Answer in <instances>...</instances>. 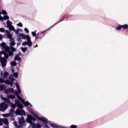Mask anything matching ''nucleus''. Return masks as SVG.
<instances>
[{
	"label": "nucleus",
	"mask_w": 128,
	"mask_h": 128,
	"mask_svg": "<svg viewBox=\"0 0 128 128\" xmlns=\"http://www.w3.org/2000/svg\"><path fill=\"white\" fill-rule=\"evenodd\" d=\"M20 36L23 40H27V42L22 44V46H32V40H30V36H26L25 34H21Z\"/></svg>",
	"instance_id": "obj_4"
},
{
	"label": "nucleus",
	"mask_w": 128,
	"mask_h": 128,
	"mask_svg": "<svg viewBox=\"0 0 128 128\" xmlns=\"http://www.w3.org/2000/svg\"><path fill=\"white\" fill-rule=\"evenodd\" d=\"M6 24L7 28H9L10 26H12V22H10V20H8Z\"/></svg>",
	"instance_id": "obj_22"
},
{
	"label": "nucleus",
	"mask_w": 128,
	"mask_h": 128,
	"mask_svg": "<svg viewBox=\"0 0 128 128\" xmlns=\"http://www.w3.org/2000/svg\"><path fill=\"white\" fill-rule=\"evenodd\" d=\"M6 34L7 37L8 38H9V40H10V38H12V35L10 34V33L8 30H6Z\"/></svg>",
	"instance_id": "obj_17"
},
{
	"label": "nucleus",
	"mask_w": 128,
	"mask_h": 128,
	"mask_svg": "<svg viewBox=\"0 0 128 128\" xmlns=\"http://www.w3.org/2000/svg\"><path fill=\"white\" fill-rule=\"evenodd\" d=\"M0 32H6V30H4V28H0Z\"/></svg>",
	"instance_id": "obj_37"
},
{
	"label": "nucleus",
	"mask_w": 128,
	"mask_h": 128,
	"mask_svg": "<svg viewBox=\"0 0 128 128\" xmlns=\"http://www.w3.org/2000/svg\"><path fill=\"white\" fill-rule=\"evenodd\" d=\"M36 120L31 115H28L26 119V122L30 124V128H40L42 126L38 123L35 124L34 122H36Z\"/></svg>",
	"instance_id": "obj_2"
},
{
	"label": "nucleus",
	"mask_w": 128,
	"mask_h": 128,
	"mask_svg": "<svg viewBox=\"0 0 128 128\" xmlns=\"http://www.w3.org/2000/svg\"><path fill=\"white\" fill-rule=\"evenodd\" d=\"M38 44H36V46H34V48H37Z\"/></svg>",
	"instance_id": "obj_47"
},
{
	"label": "nucleus",
	"mask_w": 128,
	"mask_h": 128,
	"mask_svg": "<svg viewBox=\"0 0 128 128\" xmlns=\"http://www.w3.org/2000/svg\"><path fill=\"white\" fill-rule=\"evenodd\" d=\"M70 128H76L77 126H76V125H72V126H70Z\"/></svg>",
	"instance_id": "obj_40"
},
{
	"label": "nucleus",
	"mask_w": 128,
	"mask_h": 128,
	"mask_svg": "<svg viewBox=\"0 0 128 128\" xmlns=\"http://www.w3.org/2000/svg\"><path fill=\"white\" fill-rule=\"evenodd\" d=\"M6 88V86L5 84H0V91L2 92V90H4Z\"/></svg>",
	"instance_id": "obj_18"
},
{
	"label": "nucleus",
	"mask_w": 128,
	"mask_h": 128,
	"mask_svg": "<svg viewBox=\"0 0 128 128\" xmlns=\"http://www.w3.org/2000/svg\"><path fill=\"white\" fill-rule=\"evenodd\" d=\"M38 38H42L44 36V32L38 34Z\"/></svg>",
	"instance_id": "obj_19"
},
{
	"label": "nucleus",
	"mask_w": 128,
	"mask_h": 128,
	"mask_svg": "<svg viewBox=\"0 0 128 128\" xmlns=\"http://www.w3.org/2000/svg\"><path fill=\"white\" fill-rule=\"evenodd\" d=\"M2 14V12L0 11V16Z\"/></svg>",
	"instance_id": "obj_49"
},
{
	"label": "nucleus",
	"mask_w": 128,
	"mask_h": 128,
	"mask_svg": "<svg viewBox=\"0 0 128 128\" xmlns=\"http://www.w3.org/2000/svg\"><path fill=\"white\" fill-rule=\"evenodd\" d=\"M62 22V20H60V21H58V22H56V24H55L53 26H52L50 28H52V26H56V24H58V22Z\"/></svg>",
	"instance_id": "obj_39"
},
{
	"label": "nucleus",
	"mask_w": 128,
	"mask_h": 128,
	"mask_svg": "<svg viewBox=\"0 0 128 128\" xmlns=\"http://www.w3.org/2000/svg\"><path fill=\"white\" fill-rule=\"evenodd\" d=\"M24 30L27 34H28V32H30V30H28V28H24Z\"/></svg>",
	"instance_id": "obj_33"
},
{
	"label": "nucleus",
	"mask_w": 128,
	"mask_h": 128,
	"mask_svg": "<svg viewBox=\"0 0 128 128\" xmlns=\"http://www.w3.org/2000/svg\"><path fill=\"white\" fill-rule=\"evenodd\" d=\"M3 124H6V126H8V120L6 118H4Z\"/></svg>",
	"instance_id": "obj_16"
},
{
	"label": "nucleus",
	"mask_w": 128,
	"mask_h": 128,
	"mask_svg": "<svg viewBox=\"0 0 128 128\" xmlns=\"http://www.w3.org/2000/svg\"><path fill=\"white\" fill-rule=\"evenodd\" d=\"M18 122H19L20 126L16 125V128H22V126H24V124L26 122V120H24V117L20 118L18 120Z\"/></svg>",
	"instance_id": "obj_7"
},
{
	"label": "nucleus",
	"mask_w": 128,
	"mask_h": 128,
	"mask_svg": "<svg viewBox=\"0 0 128 128\" xmlns=\"http://www.w3.org/2000/svg\"><path fill=\"white\" fill-rule=\"evenodd\" d=\"M0 20H1L2 22V20H4V18L2 16H0Z\"/></svg>",
	"instance_id": "obj_41"
},
{
	"label": "nucleus",
	"mask_w": 128,
	"mask_h": 128,
	"mask_svg": "<svg viewBox=\"0 0 128 128\" xmlns=\"http://www.w3.org/2000/svg\"><path fill=\"white\" fill-rule=\"evenodd\" d=\"M8 108V105L6 104V102H2L0 104V112H6Z\"/></svg>",
	"instance_id": "obj_8"
},
{
	"label": "nucleus",
	"mask_w": 128,
	"mask_h": 128,
	"mask_svg": "<svg viewBox=\"0 0 128 128\" xmlns=\"http://www.w3.org/2000/svg\"><path fill=\"white\" fill-rule=\"evenodd\" d=\"M15 104L18 106V108H24V106L20 104V102L18 100H15Z\"/></svg>",
	"instance_id": "obj_11"
},
{
	"label": "nucleus",
	"mask_w": 128,
	"mask_h": 128,
	"mask_svg": "<svg viewBox=\"0 0 128 128\" xmlns=\"http://www.w3.org/2000/svg\"><path fill=\"white\" fill-rule=\"evenodd\" d=\"M8 76V72H5L4 74V75L2 76L3 78H6Z\"/></svg>",
	"instance_id": "obj_21"
},
{
	"label": "nucleus",
	"mask_w": 128,
	"mask_h": 128,
	"mask_svg": "<svg viewBox=\"0 0 128 128\" xmlns=\"http://www.w3.org/2000/svg\"><path fill=\"white\" fill-rule=\"evenodd\" d=\"M16 114L21 115L22 114H24V111L22 109H17L16 110Z\"/></svg>",
	"instance_id": "obj_14"
},
{
	"label": "nucleus",
	"mask_w": 128,
	"mask_h": 128,
	"mask_svg": "<svg viewBox=\"0 0 128 128\" xmlns=\"http://www.w3.org/2000/svg\"><path fill=\"white\" fill-rule=\"evenodd\" d=\"M50 126H52V128H58V124H51Z\"/></svg>",
	"instance_id": "obj_24"
},
{
	"label": "nucleus",
	"mask_w": 128,
	"mask_h": 128,
	"mask_svg": "<svg viewBox=\"0 0 128 128\" xmlns=\"http://www.w3.org/2000/svg\"><path fill=\"white\" fill-rule=\"evenodd\" d=\"M4 122V118H0V126H2Z\"/></svg>",
	"instance_id": "obj_29"
},
{
	"label": "nucleus",
	"mask_w": 128,
	"mask_h": 128,
	"mask_svg": "<svg viewBox=\"0 0 128 128\" xmlns=\"http://www.w3.org/2000/svg\"><path fill=\"white\" fill-rule=\"evenodd\" d=\"M4 128H8V125H7V126H5Z\"/></svg>",
	"instance_id": "obj_44"
},
{
	"label": "nucleus",
	"mask_w": 128,
	"mask_h": 128,
	"mask_svg": "<svg viewBox=\"0 0 128 128\" xmlns=\"http://www.w3.org/2000/svg\"><path fill=\"white\" fill-rule=\"evenodd\" d=\"M10 50H11L14 52H16V48L12 47L14 46H16V42H14V39L13 38L10 39Z\"/></svg>",
	"instance_id": "obj_6"
},
{
	"label": "nucleus",
	"mask_w": 128,
	"mask_h": 128,
	"mask_svg": "<svg viewBox=\"0 0 128 128\" xmlns=\"http://www.w3.org/2000/svg\"><path fill=\"white\" fill-rule=\"evenodd\" d=\"M15 60H18V62H20L22 60V58H20L18 55H16L14 57Z\"/></svg>",
	"instance_id": "obj_20"
},
{
	"label": "nucleus",
	"mask_w": 128,
	"mask_h": 128,
	"mask_svg": "<svg viewBox=\"0 0 128 128\" xmlns=\"http://www.w3.org/2000/svg\"><path fill=\"white\" fill-rule=\"evenodd\" d=\"M18 72L14 73V76H15L16 78H18Z\"/></svg>",
	"instance_id": "obj_34"
},
{
	"label": "nucleus",
	"mask_w": 128,
	"mask_h": 128,
	"mask_svg": "<svg viewBox=\"0 0 128 128\" xmlns=\"http://www.w3.org/2000/svg\"><path fill=\"white\" fill-rule=\"evenodd\" d=\"M2 48V52H0V62H1L2 68H4L6 66L8 60L6 58H8V56H12L14 55V52L10 50V48L8 46H6V43L2 42L0 44ZM4 54V58H2V55Z\"/></svg>",
	"instance_id": "obj_1"
},
{
	"label": "nucleus",
	"mask_w": 128,
	"mask_h": 128,
	"mask_svg": "<svg viewBox=\"0 0 128 128\" xmlns=\"http://www.w3.org/2000/svg\"><path fill=\"white\" fill-rule=\"evenodd\" d=\"M32 34L33 36H36V30L32 32Z\"/></svg>",
	"instance_id": "obj_27"
},
{
	"label": "nucleus",
	"mask_w": 128,
	"mask_h": 128,
	"mask_svg": "<svg viewBox=\"0 0 128 128\" xmlns=\"http://www.w3.org/2000/svg\"><path fill=\"white\" fill-rule=\"evenodd\" d=\"M45 126H46V128H50V127L46 124H45Z\"/></svg>",
	"instance_id": "obj_43"
},
{
	"label": "nucleus",
	"mask_w": 128,
	"mask_h": 128,
	"mask_svg": "<svg viewBox=\"0 0 128 128\" xmlns=\"http://www.w3.org/2000/svg\"><path fill=\"white\" fill-rule=\"evenodd\" d=\"M8 28H9L10 30H13V32H15V34H18V30H16L14 29V27L12 26H11L9 27Z\"/></svg>",
	"instance_id": "obj_15"
},
{
	"label": "nucleus",
	"mask_w": 128,
	"mask_h": 128,
	"mask_svg": "<svg viewBox=\"0 0 128 128\" xmlns=\"http://www.w3.org/2000/svg\"><path fill=\"white\" fill-rule=\"evenodd\" d=\"M9 78L10 81L9 80H6L5 81V84H10L12 86V82H14V76H12V75H10Z\"/></svg>",
	"instance_id": "obj_10"
},
{
	"label": "nucleus",
	"mask_w": 128,
	"mask_h": 128,
	"mask_svg": "<svg viewBox=\"0 0 128 128\" xmlns=\"http://www.w3.org/2000/svg\"><path fill=\"white\" fill-rule=\"evenodd\" d=\"M29 128H30V126H29Z\"/></svg>",
	"instance_id": "obj_50"
},
{
	"label": "nucleus",
	"mask_w": 128,
	"mask_h": 128,
	"mask_svg": "<svg viewBox=\"0 0 128 128\" xmlns=\"http://www.w3.org/2000/svg\"><path fill=\"white\" fill-rule=\"evenodd\" d=\"M0 82L1 84H4V82H6V81L2 78H0Z\"/></svg>",
	"instance_id": "obj_31"
},
{
	"label": "nucleus",
	"mask_w": 128,
	"mask_h": 128,
	"mask_svg": "<svg viewBox=\"0 0 128 128\" xmlns=\"http://www.w3.org/2000/svg\"><path fill=\"white\" fill-rule=\"evenodd\" d=\"M31 114L34 116H35V118H36L38 120H40V122H42L44 124H48V119L44 117H38V116H36V114H34L33 112H31Z\"/></svg>",
	"instance_id": "obj_5"
},
{
	"label": "nucleus",
	"mask_w": 128,
	"mask_h": 128,
	"mask_svg": "<svg viewBox=\"0 0 128 128\" xmlns=\"http://www.w3.org/2000/svg\"><path fill=\"white\" fill-rule=\"evenodd\" d=\"M1 98L2 100H3L4 102H6L7 104H10V100H8V98H4L2 96H1Z\"/></svg>",
	"instance_id": "obj_13"
},
{
	"label": "nucleus",
	"mask_w": 128,
	"mask_h": 128,
	"mask_svg": "<svg viewBox=\"0 0 128 128\" xmlns=\"http://www.w3.org/2000/svg\"><path fill=\"white\" fill-rule=\"evenodd\" d=\"M7 97L8 98H10V100H14V98H15L16 96L14 95H9Z\"/></svg>",
	"instance_id": "obj_23"
},
{
	"label": "nucleus",
	"mask_w": 128,
	"mask_h": 128,
	"mask_svg": "<svg viewBox=\"0 0 128 128\" xmlns=\"http://www.w3.org/2000/svg\"><path fill=\"white\" fill-rule=\"evenodd\" d=\"M38 38V36H37L36 37V39Z\"/></svg>",
	"instance_id": "obj_48"
},
{
	"label": "nucleus",
	"mask_w": 128,
	"mask_h": 128,
	"mask_svg": "<svg viewBox=\"0 0 128 128\" xmlns=\"http://www.w3.org/2000/svg\"><path fill=\"white\" fill-rule=\"evenodd\" d=\"M10 106L12 108L10 110V112L9 114L10 116H12L14 114V108H16V104H10Z\"/></svg>",
	"instance_id": "obj_9"
},
{
	"label": "nucleus",
	"mask_w": 128,
	"mask_h": 128,
	"mask_svg": "<svg viewBox=\"0 0 128 128\" xmlns=\"http://www.w3.org/2000/svg\"><path fill=\"white\" fill-rule=\"evenodd\" d=\"M122 26H119L117 27L116 30H122Z\"/></svg>",
	"instance_id": "obj_35"
},
{
	"label": "nucleus",
	"mask_w": 128,
	"mask_h": 128,
	"mask_svg": "<svg viewBox=\"0 0 128 128\" xmlns=\"http://www.w3.org/2000/svg\"><path fill=\"white\" fill-rule=\"evenodd\" d=\"M14 92V90L13 88H9V89H6L4 90V92L5 94H8L12 93V92Z\"/></svg>",
	"instance_id": "obj_12"
},
{
	"label": "nucleus",
	"mask_w": 128,
	"mask_h": 128,
	"mask_svg": "<svg viewBox=\"0 0 128 128\" xmlns=\"http://www.w3.org/2000/svg\"><path fill=\"white\" fill-rule=\"evenodd\" d=\"M122 28H128V26L126 24H125V25L122 26Z\"/></svg>",
	"instance_id": "obj_38"
},
{
	"label": "nucleus",
	"mask_w": 128,
	"mask_h": 128,
	"mask_svg": "<svg viewBox=\"0 0 128 128\" xmlns=\"http://www.w3.org/2000/svg\"><path fill=\"white\" fill-rule=\"evenodd\" d=\"M22 50L23 52H26V50H28V48H22Z\"/></svg>",
	"instance_id": "obj_26"
},
{
	"label": "nucleus",
	"mask_w": 128,
	"mask_h": 128,
	"mask_svg": "<svg viewBox=\"0 0 128 128\" xmlns=\"http://www.w3.org/2000/svg\"><path fill=\"white\" fill-rule=\"evenodd\" d=\"M9 19H10V17H8V16L6 15L4 16V20H9Z\"/></svg>",
	"instance_id": "obj_28"
},
{
	"label": "nucleus",
	"mask_w": 128,
	"mask_h": 128,
	"mask_svg": "<svg viewBox=\"0 0 128 128\" xmlns=\"http://www.w3.org/2000/svg\"><path fill=\"white\" fill-rule=\"evenodd\" d=\"M10 64L11 66H16V62H10Z\"/></svg>",
	"instance_id": "obj_30"
},
{
	"label": "nucleus",
	"mask_w": 128,
	"mask_h": 128,
	"mask_svg": "<svg viewBox=\"0 0 128 128\" xmlns=\"http://www.w3.org/2000/svg\"><path fill=\"white\" fill-rule=\"evenodd\" d=\"M2 116H4V118H8V116H10V115L8 113L6 114H3Z\"/></svg>",
	"instance_id": "obj_25"
},
{
	"label": "nucleus",
	"mask_w": 128,
	"mask_h": 128,
	"mask_svg": "<svg viewBox=\"0 0 128 128\" xmlns=\"http://www.w3.org/2000/svg\"><path fill=\"white\" fill-rule=\"evenodd\" d=\"M17 46H20V43L17 44Z\"/></svg>",
	"instance_id": "obj_45"
},
{
	"label": "nucleus",
	"mask_w": 128,
	"mask_h": 128,
	"mask_svg": "<svg viewBox=\"0 0 128 128\" xmlns=\"http://www.w3.org/2000/svg\"><path fill=\"white\" fill-rule=\"evenodd\" d=\"M2 40V36L0 34V40Z\"/></svg>",
	"instance_id": "obj_42"
},
{
	"label": "nucleus",
	"mask_w": 128,
	"mask_h": 128,
	"mask_svg": "<svg viewBox=\"0 0 128 128\" xmlns=\"http://www.w3.org/2000/svg\"><path fill=\"white\" fill-rule=\"evenodd\" d=\"M16 88L18 90V91H15L14 92V94L16 96H17V98L20 100V102H22V103L25 106H32V104H30V103L28 102H24V100H22V98L20 96H18V92L19 94H20V92H22V91L20 90V86H18V83H16Z\"/></svg>",
	"instance_id": "obj_3"
},
{
	"label": "nucleus",
	"mask_w": 128,
	"mask_h": 128,
	"mask_svg": "<svg viewBox=\"0 0 128 128\" xmlns=\"http://www.w3.org/2000/svg\"><path fill=\"white\" fill-rule=\"evenodd\" d=\"M18 26H20V28H22V22H20L17 24Z\"/></svg>",
	"instance_id": "obj_32"
},
{
	"label": "nucleus",
	"mask_w": 128,
	"mask_h": 128,
	"mask_svg": "<svg viewBox=\"0 0 128 128\" xmlns=\"http://www.w3.org/2000/svg\"><path fill=\"white\" fill-rule=\"evenodd\" d=\"M2 14H8L6 11L4 10H2Z\"/></svg>",
	"instance_id": "obj_36"
},
{
	"label": "nucleus",
	"mask_w": 128,
	"mask_h": 128,
	"mask_svg": "<svg viewBox=\"0 0 128 128\" xmlns=\"http://www.w3.org/2000/svg\"><path fill=\"white\" fill-rule=\"evenodd\" d=\"M12 72H14V70L12 69Z\"/></svg>",
	"instance_id": "obj_46"
}]
</instances>
